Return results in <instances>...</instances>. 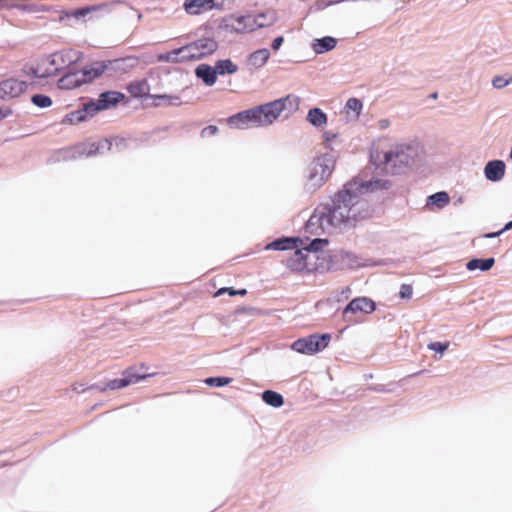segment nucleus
I'll return each instance as SVG.
<instances>
[{
    "label": "nucleus",
    "instance_id": "nucleus-1",
    "mask_svg": "<svg viewBox=\"0 0 512 512\" xmlns=\"http://www.w3.org/2000/svg\"><path fill=\"white\" fill-rule=\"evenodd\" d=\"M387 184V181L381 180L348 183L343 190L335 194L330 205L320 206L314 211L309 224L318 225L326 233L355 227L371 216L370 205L359 192L387 188Z\"/></svg>",
    "mask_w": 512,
    "mask_h": 512
},
{
    "label": "nucleus",
    "instance_id": "nucleus-2",
    "mask_svg": "<svg viewBox=\"0 0 512 512\" xmlns=\"http://www.w3.org/2000/svg\"><path fill=\"white\" fill-rule=\"evenodd\" d=\"M299 102L297 96L287 95L283 98L232 115L227 119V123L230 127L236 129L268 126L277 120L284 111L288 113L297 111Z\"/></svg>",
    "mask_w": 512,
    "mask_h": 512
},
{
    "label": "nucleus",
    "instance_id": "nucleus-3",
    "mask_svg": "<svg viewBox=\"0 0 512 512\" xmlns=\"http://www.w3.org/2000/svg\"><path fill=\"white\" fill-rule=\"evenodd\" d=\"M218 49L217 41L212 37L200 38L183 47L160 54L158 60L162 62H185L198 60L211 55Z\"/></svg>",
    "mask_w": 512,
    "mask_h": 512
},
{
    "label": "nucleus",
    "instance_id": "nucleus-4",
    "mask_svg": "<svg viewBox=\"0 0 512 512\" xmlns=\"http://www.w3.org/2000/svg\"><path fill=\"white\" fill-rule=\"evenodd\" d=\"M411 148L403 145H395L387 148L385 144L379 143L374 146L370 153V160L377 168L386 167L389 164L396 166L398 163L408 165L410 161Z\"/></svg>",
    "mask_w": 512,
    "mask_h": 512
},
{
    "label": "nucleus",
    "instance_id": "nucleus-5",
    "mask_svg": "<svg viewBox=\"0 0 512 512\" xmlns=\"http://www.w3.org/2000/svg\"><path fill=\"white\" fill-rule=\"evenodd\" d=\"M107 67L105 62H94L83 70L68 72L58 80V87L66 90L77 88L102 75Z\"/></svg>",
    "mask_w": 512,
    "mask_h": 512
},
{
    "label": "nucleus",
    "instance_id": "nucleus-6",
    "mask_svg": "<svg viewBox=\"0 0 512 512\" xmlns=\"http://www.w3.org/2000/svg\"><path fill=\"white\" fill-rule=\"evenodd\" d=\"M335 161L331 155L325 154L315 158L308 169L307 182L310 188L321 187L331 176Z\"/></svg>",
    "mask_w": 512,
    "mask_h": 512
},
{
    "label": "nucleus",
    "instance_id": "nucleus-7",
    "mask_svg": "<svg viewBox=\"0 0 512 512\" xmlns=\"http://www.w3.org/2000/svg\"><path fill=\"white\" fill-rule=\"evenodd\" d=\"M292 250L293 252L285 260L288 269L293 272H313L318 269L316 262L319 255L309 250L299 249L298 246Z\"/></svg>",
    "mask_w": 512,
    "mask_h": 512
},
{
    "label": "nucleus",
    "instance_id": "nucleus-8",
    "mask_svg": "<svg viewBox=\"0 0 512 512\" xmlns=\"http://www.w3.org/2000/svg\"><path fill=\"white\" fill-rule=\"evenodd\" d=\"M331 341L330 334H311L294 341L291 348L301 354L312 355L324 350Z\"/></svg>",
    "mask_w": 512,
    "mask_h": 512
},
{
    "label": "nucleus",
    "instance_id": "nucleus-9",
    "mask_svg": "<svg viewBox=\"0 0 512 512\" xmlns=\"http://www.w3.org/2000/svg\"><path fill=\"white\" fill-rule=\"evenodd\" d=\"M376 309L375 302L367 297H358L349 302L343 310V319L349 325L356 324L360 320L356 317L358 312L370 314Z\"/></svg>",
    "mask_w": 512,
    "mask_h": 512
},
{
    "label": "nucleus",
    "instance_id": "nucleus-10",
    "mask_svg": "<svg viewBox=\"0 0 512 512\" xmlns=\"http://www.w3.org/2000/svg\"><path fill=\"white\" fill-rule=\"evenodd\" d=\"M69 52L61 51L52 54L50 57L42 59L33 69V73L38 78H46L55 75L61 68L59 65L64 63V58Z\"/></svg>",
    "mask_w": 512,
    "mask_h": 512
},
{
    "label": "nucleus",
    "instance_id": "nucleus-11",
    "mask_svg": "<svg viewBox=\"0 0 512 512\" xmlns=\"http://www.w3.org/2000/svg\"><path fill=\"white\" fill-rule=\"evenodd\" d=\"M253 15H231L225 19L226 26L236 33H250L255 29H250V25L254 24Z\"/></svg>",
    "mask_w": 512,
    "mask_h": 512
},
{
    "label": "nucleus",
    "instance_id": "nucleus-12",
    "mask_svg": "<svg viewBox=\"0 0 512 512\" xmlns=\"http://www.w3.org/2000/svg\"><path fill=\"white\" fill-rule=\"evenodd\" d=\"M484 173L488 180L493 182L499 181L504 177L505 163L501 160L490 161L486 164Z\"/></svg>",
    "mask_w": 512,
    "mask_h": 512
},
{
    "label": "nucleus",
    "instance_id": "nucleus-13",
    "mask_svg": "<svg viewBox=\"0 0 512 512\" xmlns=\"http://www.w3.org/2000/svg\"><path fill=\"white\" fill-rule=\"evenodd\" d=\"M254 24L250 25V29H259L271 26L277 20V14L274 10H268L265 12L258 13L257 15H253Z\"/></svg>",
    "mask_w": 512,
    "mask_h": 512
},
{
    "label": "nucleus",
    "instance_id": "nucleus-14",
    "mask_svg": "<svg viewBox=\"0 0 512 512\" xmlns=\"http://www.w3.org/2000/svg\"><path fill=\"white\" fill-rule=\"evenodd\" d=\"M123 99H124L123 93L117 92V91H107V92L101 93L99 95L98 102H99L100 108L102 110H105V109L115 106Z\"/></svg>",
    "mask_w": 512,
    "mask_h": 512
},
{
    "label": "nucleus",
    "instance_id": "nucleus-15",
    "mask_svg": "<svg viewBox=\"0 0 512 512\" xmlns=\"http://www.w3.org/2000/svg\"><path fill=\"white\" fill-rule=\"evenodd\" d=\"M195 73L196 76L202 79L203 82L208 86H212L216 83L217 73L215 67L212 68L207 64H201L196 68Z\"/></svg>",
    "mask_w": 512,
    "mask_h": 512
},
{
    "label": "nucleus",
    "instance_id": "nucleus-16",
    "mask_svg": "<svg viewBox=\"0 0 512 512\" xmlns=\"http://www.w3.org/2000/svg\"><path fill=\"white\" fill-rule=\"evenodd\" d=\"M2 90L10 97H15L21 94L26 85L23 81L16 79H8L1 84Z\"/></svg>",
    "mask_w": 512,
    "mask_h": 512
},
{
    "label": "nucleus",
    "instance_id": "nucleus-17",
    "mask_svg": "<svg viewBox=\"0 0 512 512\" xmlns=\"http://www.w3.org/2000/svg\"><path fill=\"white\" fill-rule=\"evenodd\" d=\"M123 378L127 381V386L131 384L138 383L141 380H144L148 377H152L155 374L154 373H144L141 371H138L136 367H129L126 369L123 373Z\"/></svg>",
    "mask_w": 512,
    "mask_h": 512
},
{
    "label": "nucleus",
    "instance_id": "nucleus-18",
    "mask_svg": "<svg viewBox=\"0 0 512 512\" xmlns=\"http://www.w3.org/2000/svg\"><path fill=\"white\" fill-rule=\"evenodd\" d=\"M217 7L214 2H184V9L188 14L198 15Z\"/></svg>",
    "mask_w": 512,
    "mask_h": 512
},
{
    "label": "nucleus",
    "instance_id": "nucleus-19",
    "mask_svg": "<svg viewBox=\"0 0 512 512\" xmlns=\"http://www.w3.org/2000/svg\"><path fill=\"white\" fill-rule=\"evenodd\" d=\"M298 242H299V240L298 239H294V238L278 239V240H275V241L269 243L266 246V249L267 250H269V249L279 250V251H282V250H292V249H295L297 247Z\"/></svg>",
    "mask_w": 512,
    "mask_h": 512
},
{
    "label": "nucleus",
    "instance_id": "nucleus-20",
    "mask_svg": "<svg viewBox=\"0 0 512 512\" xmlns=\"http://www.w3.org/2000/svg\"><path fill=\"white\" fill-rule=\"evenodd\" d=\"M215 70L219 75L234 74L238 71V66L230 59H223L215 63Z\"/></svg>",
    "mask_w": 512,
    "mask_h": 512
},
{
    "label": "nucleus",
    "instance_id": "nucleus-21",
    "mask_svg": "<svg viewBox=\"0 0 512 512\" xmlns=\"http://www.w3.org/2000/svg\"><path fill=\"white\" fill-rule=\"evenodd\" d=\"M494 263H495L494 258L472 259L467 263L466 267L470 271H473L476 269H480L482 271H487L493 267Z\"/></svg>",
    "mask_w": 512,
    "mask_h": 512
},
{
    "label": "nucleus",
    "instance_id": "nucleus-22",
    "mask_svg": "<svg viewBox=\"0 0 512 512\" xmlns=\"http://www.w3.org/2000/svg\"><path fill=\"white\" fill-rule=\"evenodd\" d=\"M127 90L133 97H143L148 94L149 88L146 81H136L130 83Z\"/></svg>",
    "mask_w": 512,
    "mask_h": 512
},
{
    "label": "nucleus",
    "instance_id": "nucleus-23",
    "mask_svg": "<svg viewBox=\"0 0 512 512\" xmlns=\"http://www.w3.org/2000/svg\"><path fill=\"white\" fill-rule=\"evenodd\" d=\"M307 120L314 126H322L326 124L327 117L326 114L322 112L319 108L310 109L307 115Z\"/></svg>",
    "mask_w": 512,
    "mask_h": 512
},
{
    "label": "nucleus",
    "instance_id": "nucleus-24",
    "mask_svg": "<svg viewBox=\"0 0 512 512\" xmlns=\"http://www.w3.org/2000/svg\"><path fill=\"white\" fill-rule=\"evenodd\" d=\"M262 399L265 403L273 407H280L284 403L282 395L272 390L264 391Z\"/></svg>",
    "mask_w": 512,
    "mask_h": 512
},
{
    "label": "nucleus",
    "instance_id": "nucleus-25",
    "mask_svg": "<svg viewBox=\"0 0 512 512\" xmlns=\"http://www.w3.org/2000/svg\"><path fill=\"white\" fill-rule=\"evenodd\" d=\"M270 53L268 49H260L250 55V62L256 67H262L268 61Z\"/></svg>",
    "mask_w": 512,
    "mask_h": 512
},
{
    "label": "nucleus",
    "instance_id": "nucleus-26",
    "mask_svg": "<svg viewBox=\"0 0 512 512\" xmlns=\"http://www.w3.org/2000/svg\"><path fill=\"white\" fill-rule=\"evenodd\" d=\"M335 46L336 40L333 37H324L322 39H318L313 47L317 53H324L326 51L332 50Z\"/></svg>",
    "mask_w": 512,
    "mask_h": 512
},
{
    "label": "nucleus",
    "instance_id": "nucleus-27",
    "mask_svg": "<svg viewBox=\"0 0 512 512\" xmlns=\"http://www.w3.org/2000/svg\"><path fill=\"white\" fill-rule=\"evenodd\" d=\"M85 120V111L78 109L65 115L62 119V124H77Z\"/></svg>",
    "mask_w": 512,
    "mask_h": 512
},
{
    "label": "nucleus",
    "instance_id": "nucleus-28",
    "mask_svg": "<svg viewBox=\"0 0 512 512\" xmlns=\"http://www.w3.org/2000/svg\"><path fill=\"white\" fill-rule=\"evenodd\" d=\"M450 197L446 192H437L429 197L428 203L434 204L439 208L446 206Z\"/></svg>",
    "mask_w": 512,
    "mask_h": 512
},
{
    "label": "nucleus",
    "instance_id": "nucleus-29",
    "mask_svg": "<svg viewBox=\"0 0 512 512\" xmlns=\"http://www.w3.org/2000/svg\"><path fill=\"white\" fill-rule=\"evenodd\" d=\"M31 101L34 105L40 107V108H47L52 105V100L49 96L43 95V94H36L33 95L31 98Z\"/></svg>",
    "mask_w": 512,
    "mask_h": 512
},
{
    "label": "nucleus",
    "instance_id": "nucleus-30",
    "mask_svg": "<svg viewBox=\"0 0 512 512\" xmlns=\"http://www.w3.org/2000/svg\"><path fill=\"white\" fill-rule=\"evenodd\" d=\"M328 245V240L326 239H314L308 247L303 248L304 250H309L312 253H315L318 255V252L322 250L324 247Z\"/></svg>",
    "mask_w": 512,
    "mask_h": 512
},
{
    "label": "nucleus",
    "instance_id": "nucleus-31",
    "mask_svg": "<svg viewBox=\"0 0 512 512\" xmlns=\"http://www.w3.org/2000/svg\"><path fill=\"white\" fill-rule=\"evenodd\" d=\"M208 386L221 387L228 385L232 382V378L228 377H209L204 381Z\"/></svg>",
    "mask_w": 512,
    "mask_h": 512
},
{
    "label": "nucleus",
    "instance_id": "nucleus-32",
    "mask_svg": "<svg viewBox=\"0 0 512 512\" xmlns=\"http://www.w3.org/2000/svg\"><path fill=\"white\" fill-rule=\"evenodd\" d=\"M100 110L102 109L100 108L98 100L96 102L91 101L85 103L83 108L81 109V111H85V119H87V117L89 116H93L96 112Z\"/></svg>",
    "mask_w": 512,
    "mask_h": 512
},
{
    "label": "nucleus",
    "instance_id": "nucleus-33",
    "mask_svg": "<svg viewBox=\"0 0 512 512\" xmlns=\"http://www.w3.org/2000/svg\"><path fill=\"white\" fill-rule=\"evenodd\" d=\"M346 108L348 110L355 112L358 115L362 110V102L357 98H350L346 102Z\"/></svg>",
    "mask_w": 512,
    "mask_h": 512
},
{
    "label": "nucleus",
    "instance_id": "nucleus-34",
    "mask_svg": "<svg viewBox=\"0 0 512 512\" xmlns=\"http://www.w3.org/2000/svg\"><path fill=\"white\" fill-rule=\"evenodd\" d=\"M100 8V5L88 6L85 8L74 10L70 15L76 18L85 17L91 11H95Z\"/></svg>",
    "mask_w": 512,
    "mask_h": 512
},
{
    "label": "nucleus",
    "instance_id": "nucleus-35",
    "mask_svg": "<svg viewBox=\"0 0 512 512\" xmlns=\"http://www.w3.org/2000/svg\"><path fill=\"white\" fill-rule=\"evenodd\" d=\"M126 386H127V381L123 377L120 379L111 380L106 384V388L110 389V390H116V389H120V388H123Z\"/></svg>",
    "mask_w": 512,
    "mask_h": 512
},
{
    "label": "nucleus",
    "instance_id": "nucleus-36",
    "mask_svg": "<svg viewBox=\"0 0 512 512\" xmlns=\"http://www.w3.org/2000/svg\"><path fill=\"white\" fill-rule=\"evenodd\" d=\"M223 293H228L230 296H235V295H242V296H244V295L247 294V290L246 289L235 290L233 288L224 287V288H220L217 291L216 296L221 295Z\"/></svg>",
    "mask_w": 512,
    "mask_h": 512
},
{
    "label": "nucleus",
    "instance_id": "nucleus-37",
    "mask_svg": "<svg viewBox=\"0 0 512 512\" xmlns=\"http://www.w3.org/2000/svg\"><path fill=\"white\" fill-rule=\"evenodd\" d=\"M512 82V76L509 79H504L502 76H496L492 80V84L495 88L501 89Z\"/></svg>",
    "mask_w": 512,
    "mask_h": 512
},
{
    "label": "nucleus",
    "instance_id": "nucleus-38",
    "mask_svg": "<svg viewBox=\"0 0 512 512\" xmlns=\"http://www.w3.org/2000/svg\"><path fill=\"white\" fill-rule=\"evenodd\" d=\"M413 294L412 286L409 284H402L400 287L399 295L402 299H410Z\"/></svg>",
    "mask_w": 512,
    "mask_h": 512
},
{
    "label": "nucleus",
    "instance_id": "nucleus-39",
    "mask_svg": "<svg viewBox=\"0 0 512 512\" xmlns=\"http://www.w3.org/2000/svg\"><path fill=\"white\" fill-rule=\"evenodd\" d=\"M449 347V343L446 342V343H441V342H432L428 345V348L430 350H433V351H437V352H440V353H443L444 351H446Z\"/></svg>",
    "mask_w": 512,
    "mask_h": 512
},
{
    "label": "nucleus",
    "instance_id": "nucleus-40",
    "mask_svg": "<svg viewBox=\"0 0 512 512\" xmlns=\"http://www.w3.org/2000/svg\"><path fill=\"white\" fill-rule=\"evenodd\" d=\"M512 229V220L509 221L505 226L504 228H502L501 230L497 231V232H492V233H486L483 235L484 238H495V237H498L499 235H501L504 231H507V230H511Z\"/></svg>",
    "mask_w": 512,
    "mask_h": 512
},
{
    "label": "nucleus",
    "instance_id": "nucleus-41",
    "mask_svg": "<svg viewBox=\"0 0 512 512\" xmlns=\"http://www.w3.org/2000/svg\"><path fill=\"white\" fill-rule=\"evenodd\" d=\"M217 132H218V128H217V126H215V125H209V126L205 127V128L202 130L201 134H202V136H203V137H204V136H213V135H215Z\"/></svg>",
    "mask_w": 512,
    "mask_h": 512
},
{
    "label": "nucleus",
    "instance_id": "nucleus-42",
    "mask_svg": "<svg viewBox=\"0 0 512 512\" xmlns=\"http://www.w3.org/2000/svg\"><path fill=\"white\" fill-rule=\"evenodd\" d=\"M283 41H284V38L282 36L276 37L272 42V45H271L272 49L277 51L281 47Z\"/></svg>",
    "mask_w": 512,
    "mask_h": 512
},
{
    "label": "nucleus",
    "instance_id": "nucleus-43",
    "mask_svg": "<svg viewBox=\"0 0 512 512\" xmlns=\"http://www.w3.org/2000/svg\"><path fill=\"white\" fill-rule=\"evenodd\" d=\"M430 97H431L432 99H437V97H438V93H437V92H434V93H432V94L430 95Z\"/></svg>",
    "mask_w": 512,
    "mask_h": 512
},
{
    "label": "nucleus",
    "instance_id": "nucleus-44",
    "mask_svg": "<svg viewBox=\"0 0 512 512\" xmlns=\"http://www.w3.org/2000/svg\"><path fill=\"white\" fill-rule=\"evenodd\" d=\"M5 117H6V114H5V113H3V112L0 110V121H2Z\"/></svg>",
    "mask_w": 512,
    "mask_h": 512
},
{
    "label": "nucleus",
    "instance_id": "nucleus-45",
    "mask_svg": "<svg viewBox=\"0 0 512 512\" xmlns=\"http://www.w3.org/2000/svg\"><path fill=\"white\" fill-rule=\"evenodd\" d=\"M145 368L144 364L140 365V370H143Z\"/></svg>",
    "mask_w": 512,
    "mask_h": 512
},
{
    "label": "nucleus",
    "instance_id": "nucleus-46",
    "mask_svg": "<svg viewBox=\"0 0 512 512\" xmlns=\"http://www.w3.org/2000/svg\"><path fill=\"white\" fill-rule=\"evenodd\" d=\"M510 158L512 159V147H511V151H510Z\"/></svg>",
    "mask_w": 512,
    "mask_h": 512
}]
</instances>
